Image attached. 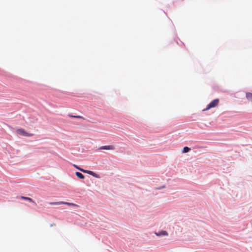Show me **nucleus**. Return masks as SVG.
I'll list each match as a JSON object with an SVG mask.
<instances>
[{"label": "nucleus", "mask_w": 252, "mask_h": 252, "mask_svg": "<svg viewBox=\"0 0 252 252\" xmlns=\"http://www.w3.org/2000/svg\"><path fill=\"white\" fill-rule=\"evenodd\" d=\"M219 103V99L218 98L215 99L211 102L207 106L204 110H208L212 108L216 107Z\"/></svg>", "instance_id": "obj_1"}, {"label": "nucleus", "mask_w": 252, "mask_h": 252, "mask_svg": "<svg viewBox=\"0 0 252 252\" xmlns=\"http://www.w3.org/2000/svg\"><path fill=\"white\" fill-rule=\"evenodd\" d=\"M16 132L20 135L27 136V137H31L33 135L32 134L29 133L27 132L23 128H20L16 130Z\"/></svg>", "instance_id": "obj_2"}, {"label": "nucleus", "mask_w": 252, "mask_h": 252, "mask_svg": "<svg viewBox=\"0 0 252 252\" xmlns=\"http://www.w3.org/2000/svg\"><path fill=\"white\" fill-rule=\"evenodd\" d=\"M100 149L101 150H113L115 149V147L114 145H107L102 146L100 148Z\"/></svg>", "instance_id": "obj_3"}, {"label": "nucleus", "mask_w": 252, "mask_h": 252, "mask_svg": "<svg viewBox=\"0 0 252 252\" xmlns=\"http://www.w3.org/2000/svg\"><path fill=\"white\" fill-rule=\"evenodd\" d=\"M156 235L157 236H167L168 235V233L166 231H164V230H162L160 232H159L158 233H155Z\"/></svg>", "instance_id": "obj_4"}, {"label": "nucleus", "mask_w": 252, "mask_h": 252, "mask_svg": "<svg viewBox=\"0 0 252 252\" xmlns=\"http://www.w3.org/2000/svg\"><path fill=\"white\" fill-rule=\"evenodd\" d=\"M246 97L248 100L252 102V93H246Z\"/></svg>", "instance_id": "obj_5"}, {"label": "nucleus", "mask_w": 252, "mask_h": 252, "mask_svg": "<svg viewBox=\"0 0 252 252\" xmlns=\"http://www.w3.org/2000/svg\"><path fill=\"white\" fill-rule=\"evenodd\" d=\"M76 176L81 179H83L85 178V176L81 173L79 172H76L75 173Z\"/></svg>", "instance_id": "obj_6"}, {"label": "nucleus", "mask_w": 252, "mask_h": 252, "mask_svg": "<svg viewBox=\"0 0 252 252\" xmlns=\"http://www.w3.org/2000/svg\"><path fill=\"white\" fill-rule=\"evenodd\" d=\"M21 198H22L23 199H24V200H28V201H30L31 202H32V203H35L34 201L31 198H30V197H28L21 196Z\"/></svg>", "instance_id": "obj_7"}, {"label": "nucleus", "mask_w": 252, "mask_h": 252, "mask_svg": "<svg viewBox=\"0 0 252 252\" xmlns=\"http://www.w3.org/2000/svg\"><path fill=\"white\" fill-rule=\"evenodd\" d=\"M82 172L83 173H88V174H89L91 175L94 176V175H95V173L92 171L86 170L84 169V170H82Z\"/></svg>", "instance_id": "obj_8"}, {"label": "nucleus", "mask_w": 252, "mask_h": 252, "mask_svg": "<svg viewBox=\"0 0 252 252\" xmlns=\"http://www.w3.org/2000/svg\"><path fill=\"white\" fill-rule=\"evenodd\" d=\"M64 204H66L68 206H73V207H79L78 205H77V204H75L74 203H71L66 202H64Z\"/></svg>", "instance_id": "obj_9"}, {"label": "nucleus", "mask_w": 252, "mask_h": 252, "mask_svg": "<svg viewBox=\"0 0 252 252\" xmlns=\"http://www.w3.org/2000/svg\"><path fill=\"white\" fill-rule=\"evenodd\" d=\"M190 150V149L188 147H185L183 148V152L186 153L189 152Z\"/></svg>", "instance_id": "obj_10"}, {"label": "nucleus", "mask_w": 252, "mask_h": 252, "mask_svg": "<svg viewBox=\"0 0 252 252\" xmlns=\"http://www.w3.org/2000/svg\"><path fill=\"white\" fill-rule=\"evenodd\" d=\"M70 117H74V118H79V119H82L84 120V118L83 117L81 116H73V115H71V116H70Z\"/></svg>", "instance_id": "obj_11"}, {"label": "nucleus", "mask_w": 252, "mask_h": 252, "mask_svg": "<svg viewBox=\"0 0 252 252\" xmlns=\"http://www.w3.org/2000/svg\"><path fill=\"white\" fill-rule=\"evenodd\" d=\"M61 203H62L61 202H50V203H49V204L50 205H57V204H60Z\"/></svg>", "instance_id": "obj_12"}, {"label": "nucleus", "mask_w": 252, "mask_h": 252, "mask_svg": "<svg viewBox=\"0 0 252 252\" xmlns=\"http://www.w3.org/2000/svg\"><path fill=\"white\" fill-rule=\"evenodd\" d=\"M74 166L76 169H77L78 170H80V171H82V170H84L83 169L81 168L80 167H79L77 166V165H74Z\"/></svg>", "instance_id": "obj_13"}]
</instances>
